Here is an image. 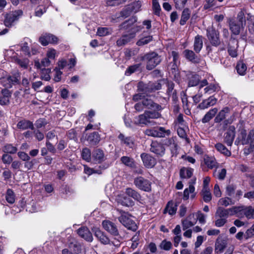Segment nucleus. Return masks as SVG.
I'll return each instance as SVG.
<instances>
[{
	"instance_id": "nucleus-44",
	"label": "nucleus",
	"mask_w": 254,
	"mask_h": 254,
	"mask_svg": "<svg viewBox=\"0 0 254 254\" xmlns=\"http://www.w3.org/2000/svg\"><path fill=\"white\" fill-rule=\"evenodd\" d=\"M174 84L172 82L168 83V89L167 90V93L169 96H172V98L174 101H175L177 98V92L175 90H174Z\"/></svg>"
},
{
	"instance_id": "nucleus-43",
	"label": "nucleus",
	"mask_w": 254,
	"mask_h": 254,
	"mask_svg": "<svg viewBox=\"0 0 254 254\" xmlns=\"http://www.w3.org/2000/svg\"><path fill=\"white\" fill-rule=\"evenodd\" d=\"M229 111V109L228 107H225L221 110L218 115L216 116L214 119L215 123H220L226 117V113H228Z\"/></svg>"
},
{
	"instance_id": "nucleus-51",
	"label": "nucleus",
	"mask_w": 254,
	"mask_h": 254,
	"mask_svg": "<svg viewBox=\"0 0 254 254\" xmlns=\"http://www.w3.org/2000/svg\"><path fill=\"white\" fill-rule=\"evenodd\" d=\"M247 66L243 62L240 61L237 63L236 69L238 73L241 75H244L246 73Z\"/></svg>"
},
{
	"instance_id": "nucleus-27",
	"label": "nucleus",
	"mask_w": 254,
	"mask_h": 254,
	"mask_svg": "<svg viewBox=\"0 0 254 254\" xmlns=\"http://www.w3.org/2000/svg\"><path fill=\"white\" fill-rule=\"evenodd\" d=\"M229 25L230 29L232 32L236 35L239 34L241 28H244V26L241 25V24L238 22H237L236 21L232 20H230Z\"/></svg>"
},
{
	"instance_id": "nucleus-40",
	"label": "nucleus",
	"mask_w": 254,
	"mask_h": 254,
	"mask_svg": "<svg viewBox=\"0 0 254 254\" xmlns=\"http://www.w3.org/2000/svg\"><path fill=\"white\" fill-rule=\"evenodd\" d=\"M177 205L174 204L172 201H169L164 210V213L168 212L170 215H173L176 212Z\"/></svg>"
},
{
	"instance_id": "nucleus-8",
	"label": "nucleus",
	"mask_w": 254,
	"mask_h": 254,
	"mask_svg": "<svg viewBox=\"0 0 254 254\" xmlns=\"http://www.w3.org/2000/svg\"><path fill=\"white\" fill-rule=\"evenodd\" d=\"M134 185L139 190L149 192L151 190V182L142 177H138L134 179Z\"/></svg>"
},
{
	"instance_id": "nucleus-24",
	"label": "nucleus",
	"mask_w": 254,
	"mask_h": 254,
	"mask_svg": "<svg viewBox=\"0 0 254 254\" xmlns=\"http://www.w3.org/2000/svg\"><path fill=\"white\" fill-rule=\"evenodd\" d=\"M137 21V18L135 16H132L128 20H126V21L122 23L120 25L119 27L120 29H127L130 28V30L128 31H131V28L133 27H137L140 30V28L139 26L136 25H134V24Z\"/></svg>"
},
{
	"instance_id": "nucleus-59",
	"label": "nucleus",
	"mask_w": 254,
	"mask_h": 254,
	"mask_svg": "<svg viewBox=\"0 0 254 254\" xmlns=\"http://www.w3.org/2000/svg\"><path fill=\"white\" fill-rule=\"evenodd\" d=\"M245 216L248 219L254 218V208L252 206H245Z\"/></svg>"
},
{
	"instance_id": "nucleus-34",
	"label": "nucleus",
	"mask_w": 254,
	"mask_h": 254,
	"mask_svg": "<svg viewBox=\"0 0 254 254\" xmlns=\"http://www.w3.org/2000/svg\"><path fill=\"white\" fill-rule=\"evenodd\" d=\"M125 193L128 196L132 197L134 200L138 201L141 200V195L135 190L131 188H127L126 189Z\"/></svg>"
},
{
	"instance_id": "nucleus-60",
	"label": "nucleus",
	"mask_w": 254,
	"mask_h": 254,
	"mask_svg": "<svg viewBox=\"0 0 254 254\" xmlns=\"http://www.w3.org/2000/svg\"><path fill=\"white\" fill-rule=\"evenodd\" d=\"M220 87L218 84H211L204 88L205 93H212L219 90Z\"/></svg>"
},
{
	"instance_id": "nucleus-20",
	"label": "nucleus",
	"mask_w": 254,
	"mask_h": 254,
	"mask_svg": "<svg viewBox=\"0 0 254 254\" xmlns=\"http://www.w3.org/2000/svg\"><path fill=\"white\" fill-rule=\"evenodd\" d=\"M95 236L104 245L110 244V241L109 238L104 234L103 232L98 228H94L93 230Z\"/></svg>"
},
{
	"instance_id": "nucleus-35",
	"label": "nucleus",
	"mask_w": 254,
	"mask_h": 254,
	"mask_svg": "<svg viewBox=\"0 0 254 254\" xmlns=\"http://www.w3.org/2000/svg\"><path fill=\"white\" fill-rule=\"evenodd\" d=\"M247 133L245 129H242L238 136L237 140L235 141V143L238 145L240 142L243 145H247Z\"/></svg>"
},
{
	"instance_id": "nucleus-19",
	"label": "nucleus",
	"mask_w": 254,
	"mask_h": 254,
	"mask_svg": "<svg viewBox=\"0 0 254 254\" xmlns=\"http://www.w3.org/2000/svg\"><path fill=\"white\" fill-rule=\"evenodd\" d=\"M77 234L80 237L87 242L93 241V236L89 230L86 227H81L77 230Z\"/></svg>"
},
{
	"instance_id": "nucleus-63",
	"label": "nucleus",
	"mask_w": 254,
	"mask_h": 254,
	"mask_svg": "<svg viewBox=\"0 0 254 254\" xmlns=\"http://www.w3.org/2000/svg\"><path fill=\"white\" fill-rule=\"evenodd\" d=\"M190 216L188 219L182 220V223L183 226V229L184 230H185L188 228L191 227V226H193L195 224V222H192L189 219V218H190Z\"/></svg>"
},
{
	"instance_id": "nucleus-14",
	"label": "nucleus",
	"mask_w": 254,
	"mask_h": 254,
	"mask_svg": "<svg viewBox=\"0 0 254 254\" xmlns=\"http://www.w3.org/2000/svg\"><path fill=\"white\" fill-rule=\"evenodd\" d=\"M150 150L158 157H162L165 153V148L163 145L157 141H152L150 145Z\"/></svg>"
},
{
	"instance_id": "nucleus-16",
	"label": "nucleus",
	"mask_w": 254,
	"mask_h": 254,
	"mask_svg": "<svg viewBox=\"0 0 254 254\" xmlns=\"http://www.w3.org/2000/svg\"><path fill=\"white\" fill-rule=\"evenodd\" d=\"M238 41L235 38H231L230 39L228 46V52L232 58H236L238 56Z\"/></svg>"
},
{
	"instance_id": "nucleus-52",
	"label": "nucleus",
	"mask_w": 254,
	"mask_h": 254,
	"mask_svg": "<svg viewBox=\"0 0 254 254\" xmlns=\"http://www.w3.org/2000/svg\"><path fill=\"white\" fill-rule=\"evenodd\" d=\"M112 30L107 27H99L97 29V35L102 37L111 34Z\"/></svg>"
},
{
	"instance_id": "nucleus-58",
	"label": "nucleus",
	"mask_w": 254,
	"mask_h": 254,
	"mask_svg": "<svg viewBox=\"0 0 254 254\" xmlns=\"http://www.w3.org/2000/svg\"><path fill=\"white\" fill-rule=\"evenodd\" d=\"M3 151L7 154H14L16 152L17 149L16 147L13 146L11 144H8L5 145L2 149Z\"/></svg>"
},
{
	"instance_id": "nucleus-55",
	"label": "nucleus",
	"mask_w": 254,
	"mask_h": 254,
	"mask_svg": "<svg viewBox=\"0 0 254 254\" xmlns=\"http://www.w3.org/2000/svg\"><path fill=\"white\" fill-rule=\"evenodd\" d=\"M119 201L122 205L125 206L129 207L132 206L134 204L133 201L127 196H122Z\"/></svg>"
},
{
	"instance_id": "nucleus-64",
	"label": "nucleus",
	"mask_w": 254,
	"mask_h": 254,
	"mask_svg": "<svg viewBox=\"0 0 254 254\" xmlns=\"http://www.w3.org/2000/svg\"><path fill=\"white\" fill-rule=\"evenodd\" d=\"M132 12H133L132 9H131V7L129 5L121 11V16L124 18H126L129 16Z\"/></svg>"
},
{
	"instance_id": "nucleus-22",
	"label": "nucleus",
	"mask_w": 254,
	"mask_h": 254,
	"mask_svg": "<svg viewBox=\"0 0 254 254\" xmlns=\"http://www.w3.org/2000/svg\"><path fill=\"white\" fill-rule=\"evenodd\" d=\"M186 76L188 80L189 86H195L199 83L200 78L198 75L192 72L189 71L186 74Z\"/></svg>"
},
{
	"instance_id": "nucleus-3",
	"label": "nucleus",
	"mask_w": 254,
	"mask_h": 254,
	"mask_svg": "<svg viewBox=\"0 0 254 254\" xmlns=\"http://www.w3.org/2000/svg\"><path fill=\"white\" fill-rule=\"evenodd\" d=\"M142 60L146 61V68L148 70H151L154 68L162 61L161 56L155 52H151L145 54L142 57Z\"/></svg>"
},
{
	"instance_id": "nucleus-50",
	"label": "nucleus",
	"mask_w": 254,
	"mask_h": 254,
	"mask_svg": "<svg viewBox=\"0 0 254 254\" xmlns=\"http://www.w3.org/2000/svg\"><path fill=\"white\" fill-rule=\"evenodd\" d=\"M178 64L174 63H170L168 66L171 67V72L174 75V78L175 80H178L179 79V73L178 70Z\"/></svg>"
},
{
	"instance_id": "nucleus-47",
	"label": "nucleus",
	"mask_w": 254,
	"mask_h": 254,
	"mask_svg": "<svg viewBox=\"0 0 254 254\" xmlns=\"http://www.w3.org/2000/svg\"><path fill=\"white\" fill-rule=\"evenodd\" d=\"M248 27L251 34L254 33V16L251 14H247Z\"/></svg>"
},
{
	"instance_id": "nucleus-31",
	"label": "nucleus",
	"mask_w": 254,
	"mask_h": 254,
	"mask_svg": "<svg viewBox=\"0 0 254 254\" xmlns=\"http://www.w3.org/2000/svg\"><path fill=\"white\" fill-rule=\"evenodd\" d=\"M17 127L19 129H21L23 130L27 129L28 128L31 129V130L34 129L33 123L29 120H26L25 119L19 121L17 124Z\"/></svg>"
},
{
	"instance_id": "nucleus-23",
	"label": "nucleus",
	"mask_w": 254,
	"mask_h": 254,
	"mask_svg": "<svg viewBox=\"0 0 254 254\" xmlns=\"http://www.w3.org/2000/svg\"><path fill=\"white\" fill-rule=\"evenodd\" d=\"M92 157L96 163H101L106 159L104 152L99 148L94 149L92 154Z\"/></svg>"
},
{
	"instance_id": "nucleus-10",
	"label": "nucleus",
	"mask_w": 254,
	"mask_h": 254,
	"mask_svg": "<svg viewBox=\"0 0 254 254\" xmlns=\"http://www.w3.org/2000/svg\"><path fill=\"white\" fill-rule=\"evenodd\" d=\"M19 76L16 74L12 76H7L0 78V83L6 88H10L13 85L18 84Z\"/></svg>"
},
{
	"instance_id": "nucleus-45",
	"label": "nucleus",
	"mask_w": 254,
	"mask_h": 254,
	"mask_svg": "<svg viewBox=\"0 0 254 254\" xmlns=\"http://www.w3.org/2000/svg\"><path fill=\"white\" fill-rule=\"evenodd\" d=\"M215 148L218 151L221 153L223 154L225 156H230L231 155V152L229 151L223 144L218 143L215 144Z\"/></svg>"
},
{
	"instance_id": "nucleus-37",
	"label": "nucleus",
	"mask_w": 254,
	"mask_h": 254,
	"mask_svg": "<svg viewBox=\"0 0 254 254\" xmlns=\"http://www.w3.org/2000/svg\"><path fill=\"white\" fill-rule=\"evenodd\" d=\"M121 143L125 144L130 148H132L133 145V139L130 137L125 136L123 133H120L118 136Z\"/></svg>"
},
{
	"instance_id": "nucleus-38",
	"label": "nucleus",
	"mask_w": 254,
	"mask_h": 254,
	"mask_svg": "<svg viewBox=\"0 0 254 254\" xmlns=\"http://www.w3.org/2000/svg\"><path fill=\"white\" fill-rule=\"evenodd\" d=\"M247 14L250 13L247 12L245 9H242L238 12L237 16L238 22L244 26L246 25V19H247Z\"/></svg>"
},
{
	"instance_id": "nucleus-18",
	"label": "nucleus",
	"mask_w": 254,
	"mask_h": 254,
	"mask_svg": "<svg viewBox=\"0 0 254 254\" xmlns=\"http://www.w3.org/2000/svg\"><path fill=\"white\" fill-rule=\"evenodd\" d=\"M235 136V128L234 126H230L224 135L225 142L227 145L231 146L232 145Z\"/></svg>"
},
{
	"instance_id": "nucleus-49",
	"label": "nucleus",
	"mask_w": 254,
	"mask_h": 254,
	"mask_svg": "<svg viewBox=\"0 0 254 254\" xmlns=\"http://www.w3.org/2000/svg\"><path fill=\"white\" fill-rule=\"evenodd\" d=\"M16 64L19 65V66L23 69H26L28 68L29 61L27 58L20 59L16 58L15 60Z\"/></svg>"
},
{
	"instance_id": "nucleus-4",
	"label": "nucleus",
	"mask_w": 254,
	"mask_h": 254,
	"mask_svg": "<svg viewBox=\"0 0 254 254\" xmlns=\"http://www.w3.org/2000/svg\"><path fill=\"white\" fill-rule=\"evenodd\" d=\"M161 88V84L158 82H149L148 83H145L140 81L137 84L138 91L142 92L144 94L150 93L156 90H158Z\"/></svg>"
},
{
	"instance_id": "nucleus-21",
	"label": "nucleus",
	"mask_w": 254,
	"mask_h": 254,
	"mask_svg": "<svg viewBox=\"0 0 254 254\" xmlns=\"http://www.w3.org/2000/svg\"><path fill=\"white\" fill-rule=\"evenodd\" d=\"M217 99L214 96H211L208 99L204 100L201 103H200L198 105V108L201 110L207 109L215 105L217 103Z\"/></svg>"
},
{
	"instance_id": "nucleus-15",
	"label": "nucleus",
	"mask_w": 254,
	"mask_h": 254,
	"mask_svg": "<svg viewBox=\"0 0 254 254\" xmlns=\"http://www.w3.org/2000/svg\"><path fill=\"white\" fill-rule=\"evenodd\" d=\"M183 54L188 61L193 64H197L201 62L200 57L197 56L192 50L186 49L183 51Z\"/></svg>"
},
{
	"instance_id": "nucleus-48",
	"label": "nucleus",
	"mask_w": 254,
	"mask_h": 254,
	"mask_svg": "<svg viewBox=\"0 0 254 254\" xmlns=\"http://www.w3.org/2000/svg\"><path fill=\"white\" fill-rule=\"evenodd\" d=\"M5 198L8 203L10 204L14 203L15 200V194L12 190L9 189L6 190Z\"/></svg>"
},
{
	"instance_id": "nucleus-62",
	"label": "nucleus",
	"mask_w": 254,
	"mask_h": 254,
	"mask_svg": "<svg viewBox=\"0 0 254 254\" xmlns=\"http://www.w3.org/2000/svg\"><path fill=\"white\" fill-rule=\"evenodd\" d=\"M51 72L50 68H44L42 70V74L41 78L46 81H49L51 79L50 73Z\"/></svg>"
},
{
	"instance_id": "nucleus-7",
	"label": "nucleus",
	"mask_w": 254,
	"mask_h": 254,
	"mask_svg": "<svg viewBox=\"0 0 254 254\" xmlns=\"http://www.w3.org/2000/svg\"><path fill=\"white\" fill-rule=\"evenodd\" d=\"M144 133L150 136L154 137H164L169 136L171 134L170 129H165L164 127H156L145 130Z\"/></svg>"
},
{
	"instance_id": "nucleus-61",
	"label": "nucleus",
	"mask_w": 254,
	"mask_h": 254,
	"mask_svg": "<svg viewBox=\"0 0 254 254\" xmlns=\"http://www.w3.org/2000/svg\"><path fill=\"white\" fill-rule=\"evenodd\" d=\"M172 247V244L170 241H167L166 240H164L161 242L159 245V248L165 251L170 250Z\"/></svg>"
},
{
	"instance_id": "nucleus-11",
	"label": "nucleus",
	"mask_w": 254,
	"mask_h": 254,
	"mask_svg": "<svg viewBox=\"0 0 254 254\" xmlns=\"http://www.w3.org/2000/svg\"><path fill=\"white\" fill-rule=\"evenodd\" d=\"M58 38L51 33H44L39 39V41L43 46H46L49 44H57L58 43Z\"/></svg>"
},
{
	"instance_id": "nucleus-5",
	"label": "nucleus",
	"mask_w": 254,
	"mask_h": 254,
	"mask_svg": "<svg viewBox=\"0 0 254 254\" xmlns=\"http://www.w3.org/2000/svg\"><path fill=\"white\" fill-rule=\"evenodd\" d=\"M121 215L119 217V221L127 229L132 230L133 231H136L137 229V225L131 218V215L128 213L121 211Z\"/></svg>"
},
{
	"instance_id": "nucleus-26",
	"label": "nucleus",
	"mask_w": 254,
	"mask_h": 254,
	"mask_svg": "<svg viewBox=\"0 0 254 254\" xmlns=\"http://www.w3.org/2000/svg\"><path fill=\"white\" fill-rule=\"evenodd\" d=\"M204 162L209 169H212L218 167V163L213 157L205 155L204 156Z\"/></svg>"
},
{
	"instance_id": "nucleus-2",
	"label": "nucleus",
	"mask_w": 254,
	"mask_h": 254,
	"mask_svg": "<svg viewBox=\"0 0 254 254\" xmlns=\"http://www.w3.org/2000/svg\"><path fill=\"white\" fill-rule=\"evenodd\" d=\"M139 31L137 27L131 28V31H127L123 34L116 41V45L118 47H122L129 44L136 36V33Z\"/></svg>"
},
{
	"instance_id": "nucleus-6",
	"label": "nucleus",
	"mask_w": 254,
	"mask_h": 254,
	"mask_svg": "<svg viewBox=\"0 0 254 254\" xmlns=\"http://www.w3.org/2000/svg\"><path fill=\"white\" fill-rule=\"evenodd\" d=\"M206 36L210 43L214 47H218L221 44L219 32L213 26H209L206 29Z\"/></svg>"
},
{
	"instance_id": "nucleus-13",
	"label": "nucleus",
	"mask_w": 254,
	"mask_h": 254,
	"mask_svg": "<svg viewBox=\"0 0 254 254\" xmlns=\"http://www.w3.org/2000/svg\"><path fill=\"white\" fill-rule=\"evenodd\" d=\"M104 229L112 235L118 236L119 235V231L117 225L109 220H104L102 223Z\"/></svg>"
},
{
	"instance_id": "nucleus-32",
	"label": "nucleus",
	"mask_w": 254,
	"mask_h": 254,
	"mask_svg": "<svg viewBox=\"0 0 254 254\" xmlns=\"http://www.w3.org/2000/svg\"><path fill=\"white\" fill-rule=\"evenodd\" d=\"M87 140L90 145L94 146L99 142L100 140V137L98 132H93L89 134Z\"/></svg>"
},
{
	"instance_id": "nucleus-33",
	"label": "nucleus",
	"mask_w": 254,
	"mask_h": 254,
	"mask_svg": "<svg viewBox=\"0 0 254 254\" xmlns=\"http://www.w3.org/2000/svg\"><path fill=\"white\" fill-rule=\"evenodd\" d=\"M217 112L218 109L217 108H214L210 109L205 114L201 119L202 123L205 124L209 122L214 117H215Z\"/></svg>"
},
{
	"instance_id": "nucleus-54",
	"label": "nucleus",
	"mask_w": 254,
	"mask_h": 254,
	"mask_svg": "<svg viewBox=\"0 0 254 254\" xmlns=\"http://www.w3.org/2000/svg\"><path fill=\"white\" fill-rule=\"evenodd\" d=\"M226 247V241L221 238H218L215 243L216 250L219 251H223Z\"/></svg>"
},
{
	"instance_id": "nucleus-12",
	"label": "nucleus",
	"mask_w": 254,
	"mask_h": 254,
	"mask_svg": "<svg viewBox=\"0 0 254 254\" xmlns=\"http://www.w3.org/2000/svg\"><path fill=\"white\" fill-rule=\"evenodd\" d=\"M143 104L145 108L148 110H154L153 112H158L162 110V106L154 102L151 98L150 96H146L142 99Z\"/></svg>"
},
{
	"instance_id": "nucleus-41",
	"label": "nucleus",
	"mask_w": 254,
	"mask_h": 254,
	"mask_svg": "<svg viewBox=\"0 0 254 254\" xmlns=\"http://www.w3.org/2000/svg\"><path fill=\"white\" fill-rule=\"evenodd\" d=\"M190 10L188 8H185L182 13L180 24L184 25L186 24L187 21L190 18Z\"/></svg>"
},
{
	"instance_id": "nucleus-17",
	"label": "nucleus",
	"mask_w": 254,
	"mask_h": 254,
	"mask_svg": "<svg viewBox=\"0 0 254 254\" xmlns=\"http://www.w3.org/2000/svg\"><path fill=\"white\" fill-rule=\"evenodd\" d=\"M140 157L144 165L148 168H153L156 163L155 159L149 154L143 153Z\"/></svg>"
},
{
	"instance_id": "nucleus-36",
	"label": "nucleus",
	"mask_w": 254,
	"mask_h": 254,
	"mask_svg": "<svg viewBox=\"0 0 254 254\" xmlns=\"http://www.w3.org/2000/svg\"><path fill=\"white\" fill-rule=\"evenodd\" d=\"M153 40V37L151 35H146L143 33L141 38L138 40L136 44L138 46H142L146 45Z\"/></svg>"
},
{
	"instance_id": "nucleus-30",
	"label": "nucleus",
	"mask_w": 254,
	"mask_h": 254,
	"mask_svg": "<svg viewBox=\"0 0 254 254\" xmlns=\"http://www.w3.org/2000/svg\"><path fill=\"white\" fill-rule=\"evenodd\" d=\"M203 37L202 36L197 35L194 39L193 50L196 53H199L203 47Z\"/></svg>"
},
{
	"instance_id": "nucleus-28",
	"label": "nucleus",
	"mask_w": 254,
	"mask_h": 254,
	"mask_svg": "<svg viewBox=\"0 0 254 254\" xmlns=\"http://www.w3.org/2000/svg\"><path fill=\"white\" fill-rule=\"evenodd\" d=\"M68 246L74 253H77L81 250V245L74 238L70 237L68 240Z\"/></svg>"
},
{
	"instance_id": "nucleus-29",
	"label": "nucleus",
	"mask_w": 254,
	"mask_h": 254,
	"mask_svg": "<svg viewBox=\"0 0 254 254\" xmlns=\"http://www.w3.org/2000/svg\"><path fill=\"white\" fill-rule=\"evenodd\" d=\"M232 215H235L237 217L242 218L245 217V206H235L231 207Z\"/></svg>"
},
{
	"instance_id": "nucleus-9",
	"label": "nucleus",
	"mask_w": 254,
	"mask_h": 254,
	"mask_svg": "<svg viewBox=\"0 0 254 254\" xmlns=\"http://www.w3.org/2000/svg\"><path fill=\"white\" fill-rule=\"evenodd\" d=\"M22 14L21 10L15 11L13 12L6 14L4 15L3 23L6 27H10L17 21L20 15Z\"/></svg>"
},
{
	"instance_id": "nucleus-39",
	"label": "nucleus",
	"mask_w": 254,
	"mask_h": 254,
	"mask_svg": "<svg viewBox=\"0 0 254 254\" xmlns=\"http://www.w3.org/2000/svg\"><path fill=\"white\" fill-rule=\"evenodd\" d=\"M193 169L191 168H183L180 170V176L182 179H189L193 174Z\"/></svg>"
},
{
	"instance_id": "nucleus-42",
	"label": "nucleus",
	"mask_w": 254,
	"mask_h": 254,
	"mask_svg": "<svg viewBox=\"0 0 254 254\" xmlns=\"http://www.w3.org/2000/svg\"><path fill=\"white\" fill-rule=\"evenodd\" d=\"M188 127L186 126H179L177 129V132L178 135L183 139H185L187 143L190 142V139L188 137L186 129Z\"/></svg>"
},
{
	"instance_id": "nucleus-46",
	"label": "nucleus",
	"mask_w": 254,
	"mask_h": 254,
	"mask_svg": "<svg viewBox=\"0 0 254 254\" xmlns=\"http://www.w3.org/2000/svg\"><path fill=\"white\" fill-rule=\"evenodd\" d=\"M121 161L123 164L130 168L135 167V162L133 159L128 156H123L121 158Z\"/></svg>"
},
{
	"instance_id": "nucleus-53",
	"label": "nucleus",
	"mask_w": 254,
	"mask_h": 254,
	"mask_svg": "<svg viewBox=\"0 0 254 254\" xmlns=\"http://www.w3.org/2000/svg\"><path fill=\"white\" fill-rule=\"evenodd\" d=\"M201 194L205 202H209L211 200L212 196L209 189H202Z\"/></svg>"
},
{
	"instance_id": "nucleus-1",
	"label": "nucleus",
	"mask_w": 254,
	"mask_h": 254,
	"mask_svg": "<svg viewBox=\"0 0 254 254\" xmlns=\"http://www.w3.org/2000/svg\"><path fill=\"white\" fill-rule=\"evenodd\" d=\"M161 115L158 112L146 111L142 114L139 115L136 118V124L143 125H153L154 122L151 119H156L160 118Z\"/></svg>"
},
{
	"instance_id": "nucleus-56",
	"label": "nucleus",
	"mask_w": 254,
	"mask_h": 254,
	"mask_svg": "<svg viewBox=\"0 0 254 254\" xmlns=\"http://www.w3.org/2000/svg\"><path fill=\"white\" fill-rule=\"evenodd\" d=\"M81 156L83 160L86 161L87 162L90 161L91 158V153L90 150L87 147L83 148L81 153Z\"/></svg>"
},
{
	"instance_id": "nucleus-57",
	"label": "nucleus",
	"mask_w": 254,
	"mask_h": 254,
	"mask_svg": "<svg viewBox=\"0 0 254 254\" xmlns=\"http://www.w3.org/2000/svg\"><path fill=\"white\" fill-rule=\"evenodd\" d=\"M141 65L140 64H135L129 66L125 71V75L129 76L138 70Z\"/></svg>"
},
{
	"instance_id": "nucleus-25",
	"label": "nucleus",
	"mask_w": 254,
	"mask_h": 254,
	"mask_svg": "<svg viewBox=\"0 0 254 254\" xmlns=\"http://www.w3.org/2000/svg\"><path fill=\"white\" fill-rule=\"evenodd\" d=\"M231 208L225 209L223 207H218L216 211L215 217V218H224L227 219L229 216H232Z\"/></svg>"
}]
</instances>
